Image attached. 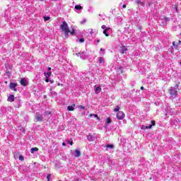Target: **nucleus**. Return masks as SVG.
<instances>
[{
    "instance_id": "21",
    "label": "nucleus",
    "mask_w": 181,
    "mask_h": 181,
    "mask_svg": "<svg viewBox=\"0 0 181 181\" xmlns=\"http://www.w3.org/2000/svg\"><path fill=\"white\" fill-rule=\"evenodd\" d=\"M136 4H138V5H141V6H144V2H142L141 0H137Z\"/></svg>"
},
{
    "instance_id": "7",
    "label": "nucleus",
    "mask_w": 181,
    "mask_h": 181,
    "mask_svg": "<svg viewBox=\"0 0 181 181\" xmlns=\"http://www.w3.org/2000/svg\"><path fill=\"white\" fill-rule=\"evenodd\" d=\"M74 11L77 13H81V11H83V6H81V5H76L74 8Z\"/></svg>"
},
{
    "instance_id": "23",
    "label": "nucleus",
    "mask_w": 181,
    "mask_h": 181,
    "mask_svg": "<svg viewBox=\"0 0 181 181\" xmlns=\"http://www.w3.org/2000/svg\"><path fill=\"white\" fill-rule=\"evenodd\" d=\"M45 76H46V74L48 76V77H50L52 76V71H49L48 72H45L44 73Z\"/></svg>"
},
{
    "instance_id": "10",
    "label": "nucleus",
    "mask_w": 181,
    "mask_h": 181,
    "mask_svg": "<svg viewBox=\"0 0 181 181\" xmlns=\"http://www.w3.org/2000/svg\"><path fill=\"white\" fill-rule=\"evenodd\" d=\"M35 119L36 122H40V121H43V116H42V115L38 114L35 116Z\"/></svg>"
},
{
    "instance_id": "54",
    "label": "nucleus",
    "mask_w": 181,
    "mask_h": 181,
    "mask_svg": "<svg viewBox=\"0 0 181 181\" xmlns=\"http://www.w3.org/2000/svg\"><path fill=\"white\" fill-rule=\"evenodd\" d=\"M180 64H181V62H180Z\"/></svg>"
},
{
    "instance_id": "24",
    "label": "nucleus",
    "mask_w": 181,
    "mask_h": 181,
    "mask_svg": "<svg viewBox=\"0 0 181 181\" xmlns=\"http://www.w3.org/2000/svg\"><path fill=\"white\" fill-rule=\"evenodd\" d=\"M106 148H109L110 149H112V148H114V145L107 144V145H106Z\"/></svg>"
},
{
    "instance_id": "2",
    "label": "nucleus",
    "mask_w": 181,
    "mask_h": 181,
    "mask_svg": "<svg viewBox=\"0 0 181 181\" xmlns=\"http://www.w3.org/2000/svg\"><path fill=\"white\" fill-rule=\"evenodd\" d=\"M170 98H176L177 97V88L175 87H170L169 90Z\"/></svg>"
},
{
    "instance_id": "27",
    "label": "nucleus",
    "mask_w": 181,
    "mask_h": 181,
    "mask_svg": "<svg viewBox=\"0 0 181 181\" xmlns=\"http://www.w3.org/2000/svg\"><path fill=\"white\" fill-rule=\"evenodd\" d=\"M111 123V119L110 117H107L106 119V124H110Z\"/></svg>"
},
{
    "instance_id": "53",
    "label": "nucleus",
    "mask_w": 181,
    "mask_h": 181,
    "mask_svg": "<svg viewBox=\"0 0 181 181\" xmlns=\"http://www.w3.org/2000/svg\"><path fill=\"white\" fill-rule=\"evenodd\" d=\"M54 1H58V0H54Z\"/></svg>"
},
{
    "instance_id": "34",
    "label": "nucleus",
    "mask_w": 181,
    "mask_h": 181,
    "mask_svg": "<svg viewBox=\"0 0 181 181\" xmlns=\"http://www.w3.org/2000/svg\"><path fill=\"white\" fill-rule=\"evenodd\" d=\"M101 28L103 29V30H105V29L107 28V26H105V25H102Z\"/></svg>"
},
{
    "instance_id": "8",
    "label": "nucleus",
    "mask_w": 181,
    "mask_h": 181,
    "mask_svg": "<svg viewBox=\"0 0 181 181\" xmlns=\"http://www.w3.org/2000/svg\"><path fill=\"white\" fill-rule=\"evenodd\" d=\"M20 83L21 84V86H23V87H26L28 86V81L26 80V78H21Z\"/></svg>"
},
{
    "instance_id": "42",
    "label": "nucleus",
    "mask_w": 181,
    "mask_h": 181,
    "mask_svg": "<svg viewBox=\"0 0 181 181\" xmlns=\"http://www.w3.org/2000/svg\"><path fill=\"white\" fill-rule=\"evenodd\" d=\"M173 46H176V47H177V45H176L175 42H173Z\"/></svg>"
},
{
    "instance_id": "32",
    "label": "nucleus",
    "mask_w": 181,
    "mask_h": 181,
    "mask_svg": "<svg viewBox=\"0 0 181 181\" xmlns=\"http://www.w3.org/2000/svg\"><path fill=\"white\" fill-rule=\"evenodd\" d=\"M78 108H80V110H86V107H84L83 105H79Z\"/></svg>"
},
{
    "instance_id": "6",
    "label": "nucleus",
    "mask_w": 181,
    "mask_h": 181,
    "mask_svg": "<svg viewBox=\"0 0 181 181\" xmlns=\"http://www.w3.org/2000/svg\"><path fill=\"white\" fill-rule=\"evenodd\" d=\"M116 117L117 119H122L123 118H125V114L122 111L117 112Z\"/></svg>"
},
{
    "instance_id": "44",
    "label": "nucleus",
    "mask_w": 181,
    "mask_h": 181,
    "mask_svg": "<svg viewBox=\"0 0 181 181\" xmlns=\"http://www.w3.org/2000/svg\"><path fill=\"white\" fill-rule=\"evenodd\" d=\"M81 23H86V20L82 21Z\"/></svg>"
},
{
    "instance_id": "28",
    "label": "nucleus",
    "mask_w": 181,
    "mask_h": 181,
    "mask_svg": "<svg viewBox=\"0 0 181 181\" xmlns=\"http://www.w3.org/2000/svg\"><path fill=\"white\" fill-rule=\"evenodd\" d=\"M11 73L9 72V71H6V76H7V77H11Z\"/></svg>"
},
{
    "instance_id": "47",
    "label": "nucleus",
    "mask_w": 181,
    "mask_h": 181,
    "mask_svg": "<svg viewBox=\"0 0 181 181\" xmlns=\"http://www.w3.org/2000/svg\"><path fill=\"white\" fill-rule=\"evenodd\" d=\"M180 44H181V41L179 40V41H178V45H180Z\"/></svg>"
},
{
    "instance_id": "3",
    "label": "nucleus",
    "mask_w": 181,
    "mask_h": 181,
    "mask_svg": "<svg viewBox=\"0 0 181 181\" xmlns=\"http://www.w3.org/2000/svg\"><path fill=\"white\" fill-rule=\"evenodd\" d=\"M13 105L16 108L22 107V100L18 98H15Z\"/></svg>"
},
{
    "instance_id": "4",
    "label": "nucleus",
    "mask_w": 181,
    "mask_h": 181,
    "mask_svg": "<svg viewBox=\"0 0 181 181\" xmlns=\"http://www.w3.org/2000/svg\"><path fill=\"white\" fill-rule=\"evenodd\" d=\"M151 122V124H150L149 126L141 125V129H151L152 127H154V125H156V122L155 120H152Z\"/></svg>"
},
{
    "instance_id": "22",
    "label": "nucleus",
    "mask_w": 181,
    "mask_h": 181,
    "mask_svg": "<svg viewBox=\"0 0 181 181\" xmlns=\"http://www.w3.org/2000/svg\"><path fill=\"white\" fill-rule=\"evenodd\" d=\"M169 21V18H165L164 20V23H163V26H166V22Z\"/></svg>"
},
{
    "instance_id": "52",
    "label": "nucleus",
    "mask_w": 181,
    "mask_h": 181,
    "mask_svg": "<svg viewBox=\"0 0 181 181\" xmlns=\"http://www.w3.org/2000/svg\"><path fill=\"white\" fill-rule=\"evenodd\" d=\"M15 159H16V156H14Z\"/></svg>"
},
{
    "instance_id": "25",
    "label": "nucleus",
    "mask_w": 181,
    "mask_h": 181,
    "mask_svg": "<svg viewBox=\"0 0 181 181\" xmlns=\"http://www.w3.org/2000/svg\"><path fill=\"white\" fill-rule=\"evenodd\" d=\"M115 112H117L119 111V106H116L114 109Z\"/></svg>"
},
{
    "instance_id": "20",
    "label": "nucleus",
    "mask_w": 181,
    "mask_h": 181,
    "mask_svg": "<svg viewBox=\"0 0 181 181\" xmlns=\"http://www.w3.org/2000/svg\"><path fill=\"white\" fill-rule=\"evenodd\" d=\"M89 116H90V117H94L95 118H97V119H100V117H98V115H95V114H90Z\"/></svg>"
},
{
    "instance_id": "46",
    "label": "nucleus",
    "mask_w": 181,
    "mask_h": 181,
    "mask_svg": "<svg viewBox=\"0 0 181 181\" xmlns=\"http://www.w3.org/2000/svg\"><path fill=\"white\" fill-rule=\"evenodd\" d=\"M63 146H66V143H62Z\"/></svg>"
},
{
    "instance_id": "19",
    "label": "nucleus",
    "mask_w": 181,
    "mask_h": 181,
    "mask_svg": "<svg viewBox=\"0 0 181 181\" xmlns=\"http://www.w3.org/2000/svg\"><path fill=\"white\" fill-rule=\"evenodd\" d=\"M50 97H56V95H57V93H56V92L54 91H52L49 94Z\"/></svg>"
},
{
    "instance_id": "40",
    "label": "nucleus",
    "mask_w": 181,
    "mask_h": 181,
    "mask_svg": "<svg viewBox=\"0 0 181 181\" xmlns=\"http://www.w3.org/2000/svg\"><path fill=\"white\" fill-rule=\"evenodd\" d=\"M110 28H106L105 30H106V32H108L110 30Z\"/></svg>"
},
{
    "instance_id": "31",
    "label": "nucleus",
    "mask_w": 181,
    "mask_h": 181,
    "mask_svg": "<svg viewBox=\"0 0 181 181\" xmlns=\"http://www.w3.org/2000/svg\"><path fill=\"white\" fill-rule=\"evenodd\" d=\"M18 158L19 160H25V157H23V156H20Z\"/></svg>"
},
{
    "instance_id": "37",
    "label": "nucleus",
    "mask_w": 181,
    "mask_h": 181,
    "mask_svg": "<svg viewBox=\"0 0 181 181\" xmlns=\"http://www.w3.org/2000/svg\"><path fill=\"white\" fill-rule=\"evenodd\" d=\"M45 81L46 83H49V76H46Z\"/></svg>"
},
{
    "instance_id": "9",
    "label": "nucleus",
    "mask_w": 181,
    "mask_h": 181,
    "mask_svg": "<svg viewBox=\"0 0 181 181\" xmlns=\"http://www.w3.org/2000/svg\"><path fill=\"white\" fill-rule=\"evenodd\" d=\"M81 59H82L83 60H87V59H88V55H87V53L81 52Z\"/></svg>"
},
{
    "instance_id": "41",
    "label": "nucleus",
    "mask_w": 181,
    "mask_h": 181,
    "mask_svg": "<svg viewBox=\"0 0 181 181\" xmlns=\"http://www.w3.org/2000/svg\"><path fill=\"white\" fill-rule=\"evenodd\" d=\"M168 112V114H169V112H170V115H172L173 114H175V112Z\"/></svg>"
},
{
    "instance_id": "12",
    "label": "nucleus",
    "mask_w": 181,
    "mask_h": 181,
    "mask_svg": "<svg viewBox=\"0 0 181 181\" xmlns=\"http://www.w3.org/2000/svg\"><path fill=\"white\" fill-rule=\"evenodd\" d=\"M95 94H98V93H101V87L95 86Z\"/></svg>"
},
{
    "instance_id": "26",
    "label": "nucleus",
    "mask_w": 181,
    "mask_h": 181,
    "mask_svg": "<svg viewBox=\"0 0 181 181\" xmlns=\"http://www.w3.org/2000/svg\"><path fill=\"white\" fill-rule=\"evenodd\" d=\"M50 20V17L49 16H45L44 17V21L46 22L47 21H49Z\"/></svg>"
},
{
    "instance_id": "33",
    "label": "nucleus",
    "mask_w": 181,
    "mask_h": 181,
    "mask_svg": "<svg viewBox=\"0 0 181 181\" xmlns=\"http://www.w3.org/2000/svg\"><path fill=\"white\" fill-rule=\"evenodd\" d=\"M50 177H51L50 174H48L47 176V181H50Z\"/></svg>"
},
{
    "instance_id": "18",
    "label": "nucleus",
    "mask_w": 181,
    "mask_h": 181,
    "mask_svg": "<svg viewBox=\"0 0 181 181\" xmlns=\"http://www.w3.org/2000/svg\"><path fill=\"white\" fill-rule=\"evenodd\" d=\"M37 151H39V148L37 147L32 148L30 149V153H35V152H37Z\"/></svg>"
},
{
    "instance_id": "43",
    "label": "nucleus",
    "mask_w": 181,
    "mask_h": 181,
    "mask_svg": "<svg viewBox=\"0 0 181 181\" xmlns=\"http://www.w3.org/2000/svg\"><path fill=\"white\" fill-rule=\"evenodd\" d=\"M122 8H127V5L126 4H123L122 5Z\"/></svg>"
},
{
    "instance_id": "35",
    "label": "nucleus",
    "mask_w": 181,
    "mask_h": 181,
    "mask_svg": "<svg viewBox=\"0 0 181 181\" xmlns=\"http://www.w3.org/2000/svg\"><path fill=\"white\" fill-rule=\"evenodd\" d=\"M79 42H80V43H83V42H84V38H81V39H79Z\"/></svg>"
},
{
    "instance_id": "36",
    "label": "nucleus",
    "mask_w": 181,
    "mask_h": 181,
    "mask_svg": "<svg viewBox=\"0 0 181 181\" xmlns=\"http://www.w3.org/2000/svg\"><path fill=\"white\" fill-rule=\"evenodd\" d=\"M76 56H78V57H81V52H78V53H76Z\"/></svg>"
},
{
    "instance_id": "29",
    "label": "nucleus",
    "mask_w": 181,
    "mask_h": 181,
    "mask_svg": "<svg viewBox=\"0 0 181 181\" xmlns=\"http://www.w3.org/2000/svg\"><path fill=\"white\" fill-rule=\"evenodd\" d=\"M69 33H71V35H75L76 31L74 30V28H72V30L69 32Z\"/></svg>"
},
{
    "instance_id": "48",
    "label": "nucleus",
    "mask_w": 181,
    "mask_h": 181,
    "mask_svg": "<svg viewBox=\"0 0 181 181\" xmlns=\"http://www.w3.org/2000/svg\"><path fill=\"white\" fill-rule=\"evenodd\" d=\"M103 51H104V49L101 48L100 52H103Z\"/></svg>"
},
{
    "instance_id": "39",
    "label": "nucleus",
    "mask_w": 181,
    "mask_h": 181,
    "mask_svg": "<svg viewBox=\"0 0 181 181\" xmlns=\"http://www.w3.org/2000/svg\"><path fill=\"white\" fill-rule=\"evenodd\" d=\"M122 69H123L122 67H119V71L121 73H122Z\"/></svg>"
},
{
    "instance_id": "1",
    "label": "nucleus",
    "mask_w": 181,
    "mask_h": 181,
    "mask_svg": "<svg viewBox=\"0 0 181 181\" xmlns=\"http://www.w3.org/2000/svg\"><path fill=\"white\" fill-rule=\"evenodd\" d=\"M60 29L62 32H64V37H69V34L70 33V29H69V24H67V22L63 21L62 24L60 25Z\"/></svg>"
},
{
    "instance_id": "30",
    "label": "nucleus",
    "mask_w": 181,
    "mask_h": 181,
    "mask_svg": "<svg viewBox=\"0 0 181 181\" xmlns=\"http://www.w3.org/2000/svg\"><path fill=\"white\" fill-rule=\"evenodd\" d=\"M103 34L105 35V36H107V37L110 36V35L108 33H107V30H103Z\"/></svg>"
},
{
    "instance_id": "17",
    "label": "nucleus",
    "mask_w": 181,
    "mask_h": 181,
    "mask_svg": "<svg viewBox=\"0 0 181 181\" xmlns=\"http://www.w3.org/2000/svg\"><path fill=\"white\" fill-rule=\"evenodd\" d=\"M128 49H127V47H125V46H122V49L120 50L122 54H124L125 53V52H127Z\"/></svg>"
},
{
    "instance_id": "38",
    "label": "nucleus",
    "mask_w": 181,
    "mask_h": 181,
    "mask_svg": "<svg viewBox=\"0 0 181 181\" xmlns=\"http://www.w3.org/2000/svg\"><path fill=\"white\" fill-rule=\"evenodd\" d=\"M67 144H69V145H73V141H68Z\"/></svg>"
},
{
    "instance_id": "49",
    "label": "nucleus",
    "mask_w": 181,
    "mask_h": 181,
    "mask_svg": "<svg viewBox=\"0 0 181 181\" xmlns=\"http://www.w3.org/2000/svg\"><path fill=\"white\" fill-rule=\"evenodd\" d=\"M140 88L141 90H144V86H141Z\"/></svg>"
},
{
    "instance_id": "11",
    "label": "nucleus",
    "mask_w": 181,
    "mask_h": 181,
    "mask_svg": "<svg viewBox=\"0 0 181 181\" xmlns=\"http://www.w3.org/2000/svg\"><path fill=\"white\" fill-rule=\"evenodd\" d=\"M7 100L9 101L10 103H13V101H15V95H10L8 97Z\"/></svg>"
},
{
    "instance_id": "51",
    "label": "nucleus",
    "mask_w": 181,
    "mask_h": 181,
    "mask_svg": "<svg viewBox=\"0 0 181 181\" xmlns=\"http://www.w3.org/2000/svg\"><path fill=\"white\" fill-rule=\"evenodd\" d=\"M98 43H100V40H98Z\"/></svg>"
},
{
    "instance_id": "16",
    "label": "nucleus",
    "mask_w": 181,
    "mask_h": 181,
    "mask_svg": "<svg viewBox=\"0 0 181 181\" xmlns=\"http://www.w3.org/2000/svg\"><path fill=\"white\" fill-rule=\"evenodd\" d=\"M98 62H99V64H104L105 63L104 58H103L101 57H98Z\"/></svg>"
},
{
    "instance_id": "15",
    "label": "nucleus",
    "mask_w": 181,
    "mask_h": 181,
    "mask_svg": "<svg viewBox=\"0 0 181 181\" xmlns=\"http://www.w3.org/2000/svg\"><path fill=\"white\" fill-rule=\"evenodd\" d=\"M80 155H81L80 150H78V149L75 150V157L80 158Z\"/></svg>"
},
{
    "instance_id": "5",
    "label": "nucleus",
    "mask_w": 181,
    "mask_h": 181,
    "mask_svg": "<svg viewBox=\"0 0 181 181\" xmlns=\"http://www.w3.org/2000/svg\"><path fill=\"white\" fill-rule=\"evenodd\" d=\"M16 87H18V83L11 82L9 84V88L10 90H12L13 91H18V89H16Z\"/></svg>"
},
{
    "instance_id": "45",
    "label": "nucleus",
    "mask_w": 181,
    "mask_h": 181,
    "mask_svg": "<svg viewBox=\"0 0 181 181\" xmlns=\"http://www.w3.org/2000/svg\"><path fill=\"white\" fill-rule=\"evenodd\" d=\"M50 70H52L51 67H48V71H50Z\"/></svg>"
},
{
    "instance_id": "14",
    "label": "nucleus",
    "mask_w": 181,
    "mask_h": 181,
    "mask_svg": "<svg viewBox=\"0 0 181 181\" xmlns=\"http://www.w3.org/2000/svg\"><path fill=\"white\" fill-rule=\"evenodd\" d=\"M75 107H76V104H74L71 106H68L67 110H68V111H74Z\"/></svg>"
},
{
    "instance_id": "50",
    "label": "nucleus",
    "mask_w": 181,
    "mask_h": 181,
    "mask_svg": "<svg viewBox=\"0 0 181 181\" xmlns=\"http://www.w3.org/2000/svg\"><path fill=\"white\" fill-rule=\"evenodd\" d=\"M25 132V129H23L22 132Z\"/></svg>"
},
{
    "instance_id": "13",
    "label": "nucleus",
    "mask_w": 181,
    "mask_h": 181,
    "mask_svg": "<svg viewBox=\"0 0 181 181\" xmlns=\"http://www.w3.org/2000/svg\"><path fill=\"white\" fill-rule=\"evenodd\" d=\"M87 139H88V141H90V142H91V141L95 140V137L93 136V135H91V134H88L87 136Z\"/></svg>"
}]
</instances>
